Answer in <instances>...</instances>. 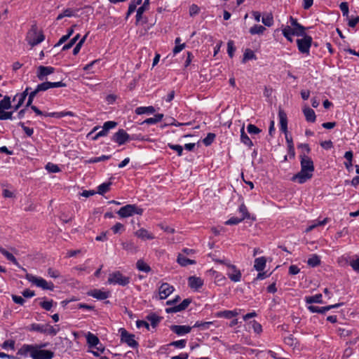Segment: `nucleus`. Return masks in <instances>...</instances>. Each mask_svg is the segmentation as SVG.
<instances>
[{"label":"nucleus","mask_w":359,"mask_h":359,"mask_svg":"<svg viewBox=\"0 0 359 359\" xmlns=\"http://www.w3.org/2000/svg\"><path fill=\"white\" fill-rule=\"evenodd\" d=\"M50 88L49 86H48V81H46V82H43L40 84H39L36 88V92H40V91H45V90H47Z\"/></svg>","instance_id":"774afa93"},{"label":"nucleus","mask_w":359,"mask_h":359,"mask_svg":"<svg viewBox=\"0 0 359 359\" xmlns=\"http://www.w3.org/2000/svg\"><path fill=\"white\" fill-rule=\"evenodd\" d=\"M353 154L351 151H348L344 154V158L346 159V161L344 162V165L348 172L351 171L353 166Z\"/></svg>","instance_id":"c85d7f7f"},{"label":"nucleus","mask_w":359,"mask_h":359,"mask_svg":"<svg viewBox=\"0 0 359 359\" xmlns=\"http://www.w3.org/2000/svg\"><path fill=\"white\" fill-rule=\"evenodd\" d=\"M46 168L50 172L56 173V172H58L60 171L59 167L57 165H55V164L51 163H48L46 165Z\"/></svg>","instance_id":"69168bd1"},{"label":"nucleus","mask_w":359,"mask_h":359,"mask_svg":"<svg viewBox=\"0 0 359 359\" xmlns=\"http://www.w3.org/2000/svg\"><path fill=\"white\" fill-rule=\"evenodd\" d=\"M110 158H111V156L102 155V156H101L100 157H95V158H90V160L88 161V163H97V162H100V161L108 160Z\"/></svg>","instance_id":"13d9d810"},{"label":"nucleus","mask_w":359,"mask_h":359,"mask_svg":"<svg viewBox=\"0 0 359 359\" xmlns=\"http://www.w3.org/2000/svg\"><path fill=\"white\" fill-rule=\"evenodd\" d=\"M200 8L196 4H191L189 7V15L191 17L195 16L198 14Z\"/></svg>","instance_id":"0e129e2a"},{"label":"nucleus","mask_w":359,"mask_h":359,"mask_svg":"<svg viewBox=\"0 0 359 359\" xmlns=\"http://www.w3.org/2000/svg\"><path fill=\"white\" fill-rule=\"evenodd\" d=\"M121 245H122L123 248L126 250L130 251L132 252H135L137 251V247L131 241L123 242V243H122Z\"/></svg>","instance_id":"49530a36"},{"label":"nucleus","mask_w":359,"mask_h":359,"mask_svg":"<svg viewBox=\"0 0 359 359\" xmlns=\"http://www.w3.org/2000/svg\"><path fill=\"white\" fill-rule=\"evenodd\" d=\"M44 39L45 36L43 32H40L38 33L37 26L36 25H33L26 36V40L27 41L28 43L32 47H34L41 43Z\"/></svg>","instance_id":"f257e3e1"},{"label":"nucleus","mask_w":359,"mask_h":359,"mask_svg":"<svg viewBox=\"0 0 359 359\" xmlns=\"http://www.w3.org/2000/svg\"><path fill=\"white\" fill-rule=\"evenodd\" d=\"M215 134L209 133L207 136L203 140V142L205 146H210L215 139Z\"/></svg>","instance_id":"09e8293b"},{"label":"nucleus","mask_w":359,"mask_h":359,"mask_svg":"<svg viewBox=\"0 0 359 359\" xmlns=\"http://www.w3.org/2000/svg\"><path fill=\"white\" fill-rule=\"evenodd\" d=\"M170 330L177 334L178 336H182L188 334L191 332L192 327L189 325H173L170 327Z\"/></svg>","instance_id":"6ab92c4d"},{"label":"nucleus","mask_w":359,"mask_h":359,"mask_svg":"<svg viewBox=\"0 0 359 359\" xmlns=\"http://www.w3.org/2000/svg\"><path fill=\"white\" fill-rule=\"evenodd\" d=\"M342 304H343V303H339V304L329 305V306H323V307H319V306H316L310 305L308 306V309L312 313H324L326 311H328L332 309L338 308L340 306H341Z\"/></svg>","instance_id":"a211bd4d"},{"label":"nucleus","mask_w":359,"mask_h":359,"mask_svg":"<svg viewBox=\"0 0 359 359\" xmlns=\"http://www.w3.org/2000/svg\"><path fill=\"white\" fill-rule=\"evenodd\" d=\"M163 117V114H155L154 117L147 118L144 122L147 124H155L161 121Z\"/></svg>","instance_id":"79ce46f5"},{"label":"nucleus","mask_w":359,"mask_h":359,"mask_svg":"<svg viewBox=\"0 0 359 359\" xmlns=\"http://www.w3.org/2000/svg\"><path fill=\"white\" fill-rule=\"evenodd\" d=\"M241 141L245 145L251 147L253 146V143L252 140L249 138L248 135L245 133L244 127H243L241 130Z\"/></svg>","instance_id":"c9c22d12"},{"label":"nucleus","mask_w":359,"mask_h":359,"mask_svg":"<svg viewBox=\"0 0 359 359\" xmlns=\"http://www.w3.org/2000/svg\"><path fill=\"white\" fill-rule=\"evenodd\" d=\"M191 299H184L182 302L178 305H173L172 307L166 308L165 312L167 313H177L185 310L191 304Z\"/></svg>","instance_id":"2eb2a0df"},{"label":"nucleus","mask_w":359,"mask_h":359,"mask_svg":"<svg viewBox=\"0 0 359 359\" xmlns=\"http://www.w3.org/2000/svg\"><path fill=\"white\" fill-rule=\"evenodd\" d=\"M299 157L301 159V168L313 174L314 171V165L312 159L303 151L301 153Z\"/></svg>","instance_id":"9b49d317"},{"label":"nucleus","mask_w":359,"mask_h":359,"mask_svg":"<svg viewBox=\"0 0 359 359\" xmlns=\"http://www.w3.org/2000/svg\"><path fill=\"white\" fill-rule=\"evenodd\" d=\"M130 140H131L130 135L123 129L118 130L112 137V140L119 145L125 144Z\"/></svg>","instance_id":"f8f14e48"},{"label":"nucleus","mask_w":359,"mask_h":359,"mask_svg":"<svg viewBox=\"0 0 359 359\" xmlns=\"http://www.w3.org/2000/svg\"><path fill=\"white\" fill-rule=\"evenodd\" d=\"M25 278L28 281L36 285L37 287H41L43 290H48L50 291L54 290L55 286L52 282H47L45 279L41 277H36L32 274L27 273Z\"/></svg>","instance_id":"7ed1b4c3"},{"label":"nucleus","mask_w":359,"mask_h":359,"mask_svg":"<svg viewBox=\"0 0 359 359\" xmlns=\"http://www.w3.org/2000/svg\"><path fill=\"white\" fill-rule=\"evenodd\" d=\"M238 315L236 311H223L217 312L215 316L218 318H224L226 319H231Z\"/></svg>","instance_id":"bb28decb"},{"label":"nucleus","mask_w":359,"mask_h":359,"mask_svg":"<svg viewBox=\"0 0 359 359\" xmlns=\"http://www.w3.org/2000/svg\"><path fill=\"white\" fill-rule=\"evenodd\" d=\"M239 212L242 214L241 218H243V220L245 219H250V215L248 211L247 207L244 204H241L239 207Z\"/></svg>","instance_id":"603ef678"},{"label":"nucleus","mask_w":359,"mask_h":359,"mask_svg":"<svg viewBox=\"0 0 359 359\" xmlns=\"http://www.w3.org/2000/svg\"><path fill=\"white\" fill-rule=\"evenodd\" d=\"M46 344L41 346L35 345L34 349L32 351L31 357L33 359H52L54 356V353L50 350L40 349L45 347Z\"/></svg>","instance_id":"39448f33"},{"label":"nucleus","mask_w":359,"mask_h":359,"mask_svg":"<svg viewBox=\"0 0 359 359\" xmlns=\"http://www.w3.org/2000/svg\"><path fill=\"white\" fill-rule=\"evenodd\" d=\"M303 112L305 116L306 120L308 122L313 123L316 121V114H315V111L312 109H311L309 107H306V108L304 109Z\"/></svg>","instance_id":"393cba45"},{"label":"nucleus","mask_w":359,"mask_h":359,"mask_svg":"<svg viewBox=\"0 0 359 359\" xmlns=\"http://www.w3.org/2000/svg\"><path fill=\"white\" fill-rule=\"evenodd\" d=\"M290 22H291V25L293 27V28H292V29L295 32L297 36H304L306 34V33H305L306 28L304 26H302V25H300L297 22V19H295L291 16L290 17Z\"/></svg>","instance_id":"aec40b11"},{"label":"nucleus","mask_w":359,"mask_h":359,"mask_svg":"<svg viewBox=\"0 0 359 359\" xmlns=\"http://www.w3.org/2000/svg\"><path fill=\"white\" fill-rule=\"evenodd\" d=\"M186 344H187V340H185V339H180V340H178V341H172L169 344V346H175L176 348H184L186 346Z\"/></svg>","instance_id":"6e6d98bb"},{"label":"nucleus","mask_w":359,"mask_h":359,"mask_svg":"<svg viewBox=\"0 0 359 359\" xmlns=\"http://www.w3.org/2000/svg\"><path fill=\"white\" fill-rule=\"evenodd\" d=\"M142 213L143 209L135 204L126 205L117 211V214L123 218L131 217L135 214L142 215Z\"/></svg>","instance_id":"f03ea898"},{"label":"nucleus","mask_w":359,"mask_h":359,"mask_svg":"<svg viewBox=\"0 0 359 359\" xmlns=\"http://www.w3.org/2000/svg\"><path fill=\"white\" fill-rule=\"evenodd\" d=\"M243 220V218H238V217H231L229 219L225 222L226 225H235L238 224V223L241 222Z\"/></svg>","instance_id":"e2e57ef3"},{"label":"nucleus","mask_w":359,"mask_h":359,"mask_svg":"<svg viewBox=\"0 0 359 359\" xmlns=\"http://www.w3.org/2000/svg\"><path fill=\"white\" fill-rule=\"evenodd\" d=\"M266 30V28L259 25H255L250 29V33L254 34H262Z\"/></svg>","instance_id":"ea45409f"},{"label":"nucleus","mask_w":359,"mask_h":359,"mask_svg":"<svg viewBox=\"0 0 359 359\" xmlns=\"http://www.w3.org/2000/svg\"><path fill=\"white\" fill-rule=\"evenodd\" d=\"M11 107L10 97L7 95L4 96V99L0 101V109H9Z\"/></svg>","instance_id":"37998d69"},{"label":"nucleus","mask_w":359,"mask_h":359,"mask_svg":"<svg viewBox=\"0 0 359 359\" xmlns=\"http://www.w3.org/2000/svg\"><path fill=\"white\" fill-rule=\"evenodd\" d=\"M35 345L24 344L18 351L17 355H27V353L32 354Z\"/></svg>","instance_id":"cd10ccee"},{"label":"nucleus","mask_w":359,"mask_h":359,"mask_svg":"<svg viewBox=\"0 0 359 359\" xmlns=\"http://www.w3.org/2000/svg\"><path fill=\"white\" fill-rule=\"evenodd\" d=\"M308 265L316 267L320 264V259L317 255H313L307 261Z\"/></svg>","instance_id":"58836bf2"},{"label":"nucleus","mask_w":359,"mask_h":359,"mask_svg":"<svg viewBox=\"0 0 359 359\" xmlns=\"http://www.w3.org/2000/svg\"><path fill=\"white\" fill-rule=\"evenodd\" d=\"M312 177V173L309 172L306 170L301 168V170L292 177V180L294 182H298V183L299 184H304L307 180L311 179Z\"/></svg>","instance_id":"ddd939ff"},{"label":"nucleus","mask_w":359,"mask_h":359,"mask_svg":"<svg viewBox=\"0 0 359 359\" xmlns=\"http://www.w3.org/2000/svg\"><path fill=\"white\" fill-rule=\"evenodd\" d=\"M236 50L234 43L233 41H229L227 43V52L230 57H233V53Z\"/></svg>","instance_id":"680f3d73"},{"label":"nucleus","mask_w":359,"mask_h":359,"mask_svg":"<svg viewBox=\"0 0 359 359\" xmlns=\"http://www.w3.org/2000/svg\"><path fill=\"white\" fill-rule=\"evenodd\" d=\"M189 286L191 288L198 290L203 285V280L199 277L190 276L188 279Z\"/></svg>","instance_id":"b1692460"},{"label":"nucleus","mask_w":359,"mask_h":359,"mask_svg":"<svg viewBox=\"0 0 359 359\" xmlns=\"http://www.w3.org/2000/svg\"><path fill=\"white\" fill-rule=\"evenodd\" d=\"M136 266L139 271L146 273H148L151 270V267L142 259L137 262Z\"/></svg>","instance_id":"4c0bfd02"},{"label":"nucleus","mask_w":359,"mask_h":359,"mask_svg":"<svg viewBox=\"0 0 359 359\" xmlns=\"http://www.w3.org/2000/svg\"><path fill=\"white\" fill-rule=\"evenodd\" d=\"M262 23L267 27H271L273 24V18L271 14H268L262 17Z\"/></svg>","instance_id":"de8ad7c7"},{"label":"nucleus","mask_w":359,"mask_h":359,"mask_svg":"<svg viewBox=\"0 0 359 359\" xmlns=\"http://www.w3.org/2000/svg\"><path fill=\"white\" fill-rule=\"evenodd\" d=\"M284 342L290 346H295L297 344V339L290 334L284 339Z\"/></svg>","instance_id":"bf43d9fd"},{"label":"nucleus","mask_w":359,"mask_h":359,"mask_svg":"<svg viewBox=\"0 0 359 359\" xmlns=\"http://www.w3.org/2000/svg\"><path fill=\"white\" fill-rule=\"evenodd\" d=\"M54 72L55 68L53 67H45L41 65L38 67L36 76L40 81H43L48 75L53 74Z\"/></svg>","instance_id":"f3484780"},{"label":"nucleus","mask_w":359,"mask_h":359,"mask_svg":"<svg viewBox=\"0 0 359 359\" xmlns=\"http://www.w3.org/2000/svg\"><path fill=\"white\" fill-rule=\"evenodd\" d=\"M155 109L152 106L149 107H140L136 108L135 113L138 115L143 114H153L155 112Z\"/></svg>","instance_id":"72a5a7b5"},{"label":"nucleus","mask_w":359,"mask_h":359,"mask_svg":"<svg viewBox=\"0 0 359 359\" xmlns=\"http://www.w3.org/2000/svg\"><path fill=\"white\" fill-rule=\"evenodd\" d=\"M86 339L90 347H95L100 344L98 337L90 332L88 333Z\"/></svg>","instance_id":"c756f323"},{"label":"nucleus","mask_w":359,"mask_h":359,"mask_svg":"<svg viewBox=\"0 0 359 359\" xmlns=\"http://www.w3.org/2000/svg\"><path fill=\"white\" fill-rule=\"evenodd\" d=\"M256 59L255 53L250 49H246L244 54L242 62L245 63L248 60Z\"/></svg>","instance_id":"c03bdc74"},{"label":"nucleus","mask_w":359,"mask_h":359,"mask_svg":"<svg viewBox=\"0 0 359 359\" xmlns=\"http://www.w3.org/2000/svg\"><path fill=\"white\" fill-rule=\"evenodd\" d=\"M87 36H88V34H86L79 41V43L76 45V46L73 49V54L74 55H77L79 53V52L81 50V48L82 46V45L83 44V43L85 42L86 38H87Z\"/></svg>","instance_id":"864d4df0"},{"label":"nucleus","mask_w":359,"mask_h":359,"mask_svg":"<svg viewBox=\"0 0 359 359\" xmlns=\"http://www.w3.org/2000/svg\"><path fill=\"white\" fill-rule=\"evenodd\" d=\"M278 117H279V119H280V130L283 133H287V114L280 108L279 109V111H278Z\"/></svg>","instance_id":"412c9836"},{"label":"nucleus","mask_w":359,"mask_h":359,"mask_svg":"<svg viewBox=\"0 0 359 359\" xmlns=\"http://www.w3.org/2000/svg\"><path fill=\"white\" fill-rule=\"evenodd\" d=\"M340 10L344 16L348 18V4L347 2H341L339 5Z\"/></svg>","instance_id":"052dcab7"},{"label":"nucleus","mask_w":359,"mask_h":359,"mask_svg":"<svg viewBox=\"0 0 359 359\" xmlns=\"http://www.w3.org/2000/svg\"><path fill=\"white\" fill-rule=\"evenodd\" d=\"M111 185V182H104L101 184L97 187V193L100 195H104L105 193L108 192L110 189V187Z\"/></svg>","instance_id":"e433bc0d"},{"label":"nucleus","mask_w":359,"mask_h":359,"mask_svg":"<svg viewBox=\"0 0 359 359\" xmlns=\"http://www.w3.org/2000/svg\"><path fill=\"white\" fill-rule=\"evenodd\" d=\"M29 107L37 115H43L45 116L55 117V118H62V117H64L66 116H74V114L72 111L43 113L38 107H36L34 105H31Z\"/></svg>","instance_id":"1a4fd4ad"},{"label":"nucleus","mask_w":359,"mask_h":359,"mask_svg":"<svg viewBox=\"0 0 359 359\" xmlns=\"http://www.w3.org/2000/svg\"><path fill=\"white\" fill-rule=\"evenodd\" d=\"M135 235L140 238L142 239H149L151 240L154 237L152 236V234L149 233L146 229H140L138 231L135 232Z\"/></svg>","instance_id":"f704fd0d"},{"label":"nucleus","mask_w":359,"mask_h":359,"mask_svg":"<svg viewBox=\"0 0 359 359\" xmlns=\"http://www.w3.org/2000/svg\"><path fill=\"white\" fill-rule=\"evenodd\" d=\"M88 294L95 299L104 300L109 297V292H103L100 290L94 289L93 290L89 291L88 292Z\"/></svg>","instance_id":"4be33fe9"},{"label":"nucleus","mask_w":359,"mask_h":359,"mask_svg":"<svg viewBox=\"0 0 359 359\" xmlns=\"http://www.w3.org/2000/svg\"><path fill=\"white\" fill-rule=\"evenodd\" d=\"M247 130L250 134H259L261 130L253 124H249L247 127Z\"/></svg>","instance_id":"338daca9"},{"label":"nucleus","mask_w":359,"mask_h":359,"mask_svg":"<svg viewBox=\"0 0 359 359\" xmlns=\"http://www.w3.org/2000/svg\"><path fill=\"white\" fill-rule=\"evenodd\" d=\"M108 282L126 286L130 283V278L124 276L120 271H116L109 275Z\"/></svg>","instance_id":"0eeeda50"},{"label":"nucleus","mask_w":359,"mask_h":359,"mask_svg":"<svg viewBox=\"0 0 359 359\" xmlns=\"http://www.w3.org/2000/svg\"><path fill=\"white\" fill-rule=\"evenodd\" d=\"M13 118L12 111H4V109H0V120H7Z\"/></svg>","instance_id":"5fc2aeb1"},{"label":"nucleus","mask_w":359,"mask_h":359,"mask_svg":"<svg viewBox=\"0 0 359 359\" xmlns=\"http://www.w3.org/2000/svg\"><path fill=\"white\" fill-rule=\"evenodd\" d=\"M302 36V39H299L297 40L298 50L303 54L309 55L312 43V37L307 35L306 34Z\"/></svg>","instance_id":"423d86ee"},{"label":"nucleus","mask_w":359,"mask_h":359,"mask_svg":"<svg viewBox=\"0 0 359 359\" xmlns=\"http://www.w3.org/2000/svg\"><path fill=\"white\" fill-rule=\"evenodd\" d=\"M305 301H306V304H311L313 303L323 304L321 294H317L313 296L306 297Z\"/></svg>","instance_id":"2f4dec72"},{"label":"nucleus","mask_w":359,"mask_h":359,"mask_svg":"<svg viewBox=\"0 0 359 359\" xmlns=\"http://www.w3.org/2000/svg\"><path fill=\"white\" fill-rule=\"evenodd\" d=\"M29 330L55 336L58 332L59 329H55L54 327L48 323L44 325L33 323L31 325Z\"/></svg>","instance_id":"20e7f679"},{"label":"nucleus","mask_w":359,"mask_h":359,"mask_svg":"<svg viewBox=\"0 0 359 359\" xmlns=\"http://www.w3.org/2000/svg\"><path fill=\"white\" fill-rule=\"evenodd\" d=\"M266 259L264 257L255 259L254 268L257 271H262L266 266Z\"/></svg>","instance_id":"a878e982"},{"label":"nucleus","mask_w":359,"mask_h":359,"mask_svg":"<svg viewBox=\"0 0 359 359\" xmlns=\"http://www.w3.org/2000/svg\"><path fill=\"white\" fill-rule=\"evenodd\" d=\"M283 34L290 42L292 41V36L296 35L295 32L292 29V28L290 26H286L283 29Z\"/></svg>","instance_id":"a19ab883"},{"label":"nucleus","mask_w":359,"mask_h":359,"mask_svg":"<svg viewBox=\"0 0 359 359\" xmlns=\"http://www.w3.org/2000/svg\"><path fill=\"white\" fill-rule=\"evenodd\" d=\"M79 37H80L79 34H76L73 39H72L70 40V41L68 43L65 44L62 47V50H67L70 49L76 43V42L79 40Z\"/></svg>","instance_id":"3c124183"},{"label":"nucleus","mask_w":359,"mask_h":359,"mask_svg":"<svg viewBox=\"0 0 359 359\" xmlns=\"http://www.w3.org/2000/svg\"><path fill=\"white\" fill-rule=\"evenodd\" d=\"M0 252L3 255H4L8 260L13 262L15 266H17L18 268L21 269L23 271L27 272V270L20 265V264L18 263V262L17 261L15 257L13 255V254L10 253L7 250H6L1 245H0Z\"/></svg>","instance_id":"5701e85b"},{"label":"nucleus","mask_w":359,"mask_h":359,"mask_svg":"<svg viewBox=\"0 0 359 359\" xmlns=\"http://www.w3.org/2000/svg\"><path fill=\"white\" fill-rule=\"evenodd\" d=\"M228 268L226 275L233 282H239L241 280L242 273L237 267L231 264H226Z\"/></svg>","instance_id":"9d476101"},{"label":"nucleus","mask_w":359,"mask_h":359,"mask_svg":"<svg viewBox=\"0 0 359 359\" xmlns=\"http://www.w3.org/2000/svg\"><path fill=\"white\" fill-rule=\"evenodd\" d=\"M174 290L173 286L168 283H163L158 288L159 299H166Z\"/></svg>","instance_id":"4468645a"},{"label":"nucleus","mask_w":359,"mask_h":359,"mask_svg":"<svg viewBox=\"0 0 359 359\" xmlns=\"http://www.w3.org/2000/svg\"><path fill=\"white\" fill-rule=\"evenodd\" d=\"M213 273H215V283L218 285H224L226 282L225 276L215 271H213Z\"/></svg>","instance_id":"a18cd8bd"},{"label":"nucleus","mask_w":359,"mask_h":359,"mask_svg":"<svg viewBox=\"0 0 359 359\" xmlns=\"http://www.w3.org/2000/svg\"><path fill=\"white\" fill-rule=\"evenodd\" d=\"M121 332V341L127 344L130 347L135 348L138 346V342L135 340V335L130 334L124 328L119 330Z\"/></svg>","instance_id":"6e6552de"},{"label":"nucleus","mask_w":359,"mask_h":359,"mask_svg":"<svg viewBox=\"0 0 359 359\" xmlns=\"http://www.w3.org/2000/svg\"><path fill=\"white\" fill-rule=\"evenodd\" d=\"M15 342L14 340H12V339L6 340L2 344L1 347L6 350H7L8 348L14 350L15 349Z\"/></svg>","instance_id":"4d7b16f0"},{"label":"nucleus","mask_w":359,"mask_h":359,"mask_svg":"<svg viewBox=\"0 0 359 359\" xmlns=\"http://www.w3.org/2000/svg\"><path fill=\"white\" fill-rule=\"evenodd\" d=\"M149 0H144L143 4L139 7L137 10V14H136V24L142 21V23L145 24L147 22L148 20L147 18L143 17L142 14L144 11L149 9Z\"/></svg>","instance_id":"dca6fc26"},{"label":"nucleus","mask_w":359,"mask_h":359,"mask_svg":"<svg viewBox=\"0 0 359 359\" xmlns=\"http://www.w3.org/2000/svg\"><path fill=\"white\" fill-rule=\"evenodd\" d=\"M54 304H56V302H54V301L53 299H51L50 301L41 302L39 303V305L41 306V308H43L46 311H50Z\"/></svg>","instance_id":"8fccbe9b"},{"label":"nucleus","mask_w":359,"mask_h":359,"mask_svg":"<svg viewBox=\"0 0 359 359\" xmlns=\"http://www.w3.org/2000/svg\"><path fill=\"white\" fill-rule=\"evenodd\" d=\"M177 262L179 264H180L182 266H186L189 264H196V261L193 259H190L184 257V255L180 254L177 256Z\"/></svg>","instance_id":"7c9ffc66"},{"label":"nucleus","mask_w":359,"mask_h":359,"mask_svg":"<svg viewBox=\"0 0 359 359\" xmlns=\"http://www.w3.org/2000/svg\"><path fill=\"white\" fill-rule=\"evenodd\" d=\"M146 318L151 322V325L153 327H155L157 326V325L160 323L161 320L162 319L161 317L157 316L154 313H151L149 314Z\"/></svg>","instance_id":"473e14b6"}]
</instances>
